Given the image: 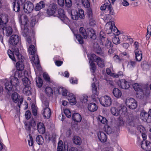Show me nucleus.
<instances>
[{
  "label": "nucleus",
  "instance_id": "nucleus-1",
  "mask_svg": "<svg viewBox=\"0 0 151 151\" xmlns=\"http://www.w3.org/2000/svg\"><path fill=\"white\" fill-rule=\"evenodd\" d=\"M29 53L32 55L31 58V61L35 64L37 68L40 70V66L39 64V59L38 56L33 55L35 53V49L34 45H30L29 48Z\"/></svg>",
  "mask_w": 151,
  "mask_h": 151
},
{
  "label": "nucleus",
  "instance_id": "nucleus-2",
  "mask_svg": "<svg viewBox=\"0 0 151 151\" xmlns=\"http://www.w3.org/2000/svg\"><path fill=\"white\" fill-rule=\"evenodd\" d=\"M23 83L25 87L23 89V93L27 96H29L31 94V89L30 86L31 82L30 80L27 77H25L23 79Z\"/></svg>",
  "mask_w": 151,
  "mask_h": 151
},
{
  "label": "nucleus",
  "instance_id": "nucleus-3",
  "mask_svg": "<svg viewBox=\"0 0 151 151\" xmlns=\"http://www.w3.org/2000/svg\"><path fill=\"white\" fill-rule=\"evenodd\" d=\"M80 34H76V38L79 43L83 44L84 43L83 39H86L88 37V35L86 29L82 27L79 29Z\"/></svg>",
  "mask_w": 151,
  "mask_h": 151
},
{
  "label": "nucleus",
  "instance_id": "nucleus-4",
  "mask_svg": "<svg viewBox=\"0 0 151 151\" xmlns=\"http://www.w3.org/2000/svg\"><path fill=\"white\" fill-rule=\"evenodd\" d=\"M91 58L101 68H103L105 66V62L104 59L100 57L97 56L94 54H91Z\"/></svg>",
  "mask_w": 151,
  "mask_h": 151
},
{
  "label": "nucleus",
  "instance_id": "nucleus-5",
  "mask_svg": "<svg viewBox=\"0 0 151 151\" xmlns=\"http://www.w3.org/2000/svg\"><path fill=\"white\" fill-rule=\"evenodd\" d=\"M100 104L105 107H108L110 106L111 104V98L107 96L101 97L100 98Z\"/></svg>",
  "mask_w": 151,
  "mask_h": 151
},
{
  "label": "nucleus",
  "instance_id": "nucleus-6",
  "mask_svg": "<svg viewBox=\"0 0 151 151\" xmlns=\"http://www.w3.org/2000/svg\"><path fill=\"white\" fill-rule=\"evenodd\" d=\"M125 103L126 106L130 109H135L137 106V101L132 98L127 99Z\"/></svg>",
  "mask_w": 151,
  "mask_h": 151
},
{
  "label": "nucleus",
  "instance_id": "nucleus-7",
  "mask_svg": "<svg viewBox=\"0 0 151 151\" xmlns=\"http://www.w3.org/2000/svg\"><path fill=\"white\" fill-rule=\"evenodd\" d=\"M139 122V119L132 115L129 116L128 119L127 121L128 125L132 127H134L137 126Z\"/></svg>",
  "mask_w": 151,
  "mask_h": 151
},
{
  "label": "nucleus",
  "instance_id": "nucleus-8",
  "mask_svg": "<svg viewBox=\"0 0 151 151\" xmlns=\"http://www.w3.org/2000/svg\"><path fill=\"white\" fill-rule=\"evenodd\" d=\"M13 52H12L11 50H8V54L10 58L12 60L16 61V60L15 56L19 53V50L17 47H14L13 48Z\"/></svg>",
  "mask_w": 151,
  "mask_h": 151
},
{
  "label": "nucleus",
  "instance_id": "nucleus-9",
  "mask_svg": "<svg viewBox=\"0 0 151 151\" xmlns=\"http://www.w3.org/2000/svg\"><path fill=\"white\" fill-rule=\"evenodd\" d=\"M33 4L30 1H27L24 4L23 9L24 12L27 13L32 12L34 9Z\"/></svg>",
  "mask_w": 151,
  "mask_h": 151
},
{
  "label": "nucleus",
  "instance_id": "nucleus-10",
  "mask_svg": "<svg viewBox=\"0 0 151 151\" xmlns=\"http://www.w3.org/2000/svg\"><path fill=\"white\" fill-rule=\"evenodd\" d=\"M19 96L16 92L13 93L12 96V99L14 102L17 103L19 101L18 103V105L20 108L21 104H22L23 102V98L21 97L19 99Z\"/></svg>",
  "mask_w": 151,
  "mask_h": 151
},
{
  "label": "nucleus",
  "instance_id": "nucleus-11",
  "mask_svg": "<svg viewBox=\"0 0 151 151\" xmlns=\"http://www.w3.org/2000/svg\"><path fill=\"white\" fill-rule=\"evenodd\" d=\"M8 21V16L6 14L3 13L0 15V27H4Z\"/></svg>",
  "mask_w": 151,
  "mask_h": 151
},
{
  "label": "nucleus",
  "instance_id": "nucleus-12",
  "mask_svg": "<svg viewBox=\"0 0 151 151\" xmlns=\"http://www.w3.org/2000/svg\"><path fill=\"white\" fill-rule=\"evenodd\" d=\"M3 26L4 27H0V29L2 30L4 34L7 37L11 35L13 32V29L12 27L7 26L6 25Z\"/></svg>",
  "mask_w": 151,
  "mask_h": 151
},
{
  "label": "nucleus",
  "instance_id": "nucleus-13",
  "mask_svg": "<svg viewBox=\"0 0 151 151\" xmlns=\"http://www.w3.org/2000/svg\"><path fill=\"white\" fill-rule=\"evenodd\" d=\"M20 40V38L18 35H13L10 37L9 43L12 45H16L19 42Z\"/></svg>",
  "mask_w": 151,
  "mask_h": 151
},
{
  "label": "nucleus",
  "instance_id": "nucleus-14",
  "mask_svg": "<svg viewBox=\"0 0 151 151\" xmlns=\"http://www.w3.org/2000/svg\"><path fill=\"white\" fill-rule=\"evenodd\" d=\"M141 148L147 151H151V143L147 141H142L141 144Z\"/></svg>",
  "mask_w": 151,
  "mask_h": 151
},
{
  "label": "nucleus",
  "instance_id": "nucleus-15",
  "mask_svg": "<svg viewBox=\"0 0 151 151\" xmlns=\"http://www.w3.org/2000/svg\"><path fill=\"white\" fill-rule=\"evenodd\" d=\"M113 25L114 26V22L113 21H110L107 22L105 26V29L107 34H110L112 31Z\"/></svg>",
  "mask_w": 151,
  "mask_h": 151
},
{
  "label": "nucleus",
  "instance_id": "nucleus-16",
  "mask_svg": "<svg viewBox=\"0 0 151 151\" xmlns=\"http://www.w3.org/2000/svg\"><path fill=\"white\" fill-rule=\"evenodd\" d=\"M91 86L93 93L91 97L93 99H96L98 97L99 93L97 91V88L94 83H92Z\"/></svg>",
  "mask_w": 151,
  "mask_h": 151
},
{
  "label": "nucleus",
  "instance_id": "nucleus-17",
  "mask_svg": "<svg viewBox=\"0 0 151 151\" xmlns=\"http://www.w3.org/2000/svg\"><path fill=\"white\" fill-rule=\"evenodd\" d=\"M106 8L109 11L110 14L112 15H114V14L112 7L109 4H104L100 7V9L101 10H104Z\"/></svg>",
  "mask_w": 151,
  "mask_h": 151
},
{
  "label": "nucleus",
  "instance_id": "nucleus-18",
  "mask_svg": "<svg viewBox=\"0 0 151 151\" xmlns=\"http://www.w3.org/2000/svg\"><path fill=\"white\" fill-rule=\"evenodd\" d=\"M134 52L136 60L139 62L141 61L142 58V53L141 50L139 49H135Z\"/></svg>",
  "mask_w": 151,
  "mask_h": 151
},
{
  "label": "nucleus",
  "instance_id": "nucleus-19",
  "mask_svg": "<svg viewBox=\"0 0 151 151\" xmlns=\"http://www.w3.org/2000/svg\"><path fill=\"white\" fill-rule=\"evenodd\" d=\"M93 48L94 51L97 54L101 55L103 53L101 49L97 43L94 42L93 43Z\"/></svg>",
  "mask_w": 151,
  "mask_h": 151
},
{
  "label": "nucleus",
  "instance_id": "nucleus-20",
  "mask_svg": "<svg viewBox=\"0 0 151 151\" xmlns=\"http://www.w3.org/2000/svg\"><path fill=\"white\" fill-rule=\"evenodd\" d=\"M37 130L40 134H43L45 133V129L43 123L41 122L38 123L37 125Z\"/></svg>",
  "mask_w": 151,
  "mask_h": 151
},
{
  "label": "nucleus",
  "instance_id": "nucleus-21",
  "mask_svg": "<svg viewBox=\"0 0 151 151\" xmlns=\"http://www.w3.org/2000/svg\"><path fill=\"white\" fill-rule=\"evenodd\" d=\"M99 139L102 142H106L107 137L106 134L103 132L100 131L98 134Z\"/></svg>",
  "mask_w": 151,
  "mask_h": 151
},
{
  "label": "nucleus",
  "instance_id": "nucleus-22",
  "mask_svg": "<svg viewBox=\"0 0 151 151\" xmlns=\"http://www.w3.org/2000/svg\"><path fill=\"white\" fill-rule=\"evenodd\" d=\"M67 98L71 104L74 105L76 104V97L72 93L69 94L67 96Z\"/></svg>",
  "mask_w": 151,
  "mask_h": 151
},
{
  "label": "nucleus",
  "instance_id": "nucleus-23",
  "mask_svg": "<svg viewBox=\"0 0 151 151\" xmlns=\"http://www.w3.org/2000/svg\"><path fill=\"white\" fill-rule=\"evenodd\" d=\"M42 114L45 118L48 119L50 116L51 111L49 108L43 109Z\"/></svg>",
  "mask_w": 151,
  "mask_h": 151
},
{
  "label": "nucleus",
  "instance_id": "nucleus-24",
  "mask_svg": "<svg viewBox=\"0 0 151 151\" xmlns=\"http://www.w3.org/2000/svg\"><path fill=\"white\" fill-rule=\"evenodd\" d=\"M72 119L76 122H80L82 119V117L80 114L78 113H75L72 115Z\"/></svg>",
  "mask_w": 151,
  "mask_h": 151
},
{
  "label": "nucleus",
  "instance_id": "nucleus-25",
  "mask_svg": "<svg viewBox=\"0 0 151 151\" xmlns=\"http://www.w3.org/2000/svg\"><path fill=\"white\" fill-rule=\"evenodd\" d=\"M88 36H89L90 38L93 39L96 38V35L94 30L91 28H89L88 29Z\"/></svg>",
  "mask_w": 151,
  "mask_h": 151
},
{
  "label": "nucleus",
  "instance_id": "nucleus-26",
  "mask_svg": "<svg viewBox=\"0 0 151 151\" xmlns=\"http://www.w3.org/2000/svg\"><path fill=\"white\" fill-rule=\"evenodd\" d=\"M88 108L90 111L93 112L96 111L98 107L95 103H92L88 105Z\"/></svg>",
  "mask_w": 151,
  "mask_h": 151
},
{
  "label": "nucleus",
  "instance_id": "nucleus-27",
  "mask_svg": "<svg viewBox=\"0 0 151 151\" xmlns=\"http://www.w3.org/2000/svg\"><path fill=\"white\" fill-rule=\"evenodd\" d=\"M45 4L43 1H41L37 3L34 8V9L36 11H39L41 9L44 8Z\"/></svg>",
  "mask_w": 151,
  "mask_h": 151
},
{
  "label": "nucleus",
  "instance_id": "nucleus-28",
  "mask_svg": "<svg viewBox=\"0 0 151 151\" xmlns=\"http://www.w3.org/2000/svg\"><path fill=\"white\" fill-rule=\"evenodd\" d=\"M10 82L12 84V85L15 87L19 86V84L18 79L17 78L14 76L11 77Z\"/></svg>",
  "mask_w": 151,
  "mask_h": 151
},
{
  "label": "nucleus",
  "instance_id": "nucleus-29",
  "mask_svg": "<svg viewBox=\"0 0 151 151\" xmlns=\"http://www.w3.org/2000/svg\"><path fill=\"white\" fill-rule=\"evenodd\" d=\"M112 93L114 96L116 98H119L122 95L121 91L117 88L113 89Z\"/></svg>",
  "mask_w": 151,
  "mask_h": 151
},
{
  "label": "nucleus",
  "instance_id": "nucleus-30",
  "mask_svg": "<svg viewBox=\"0 0 151 151\" xmlns=\"http://www.w3.org/2000/svg\"><path fill=\"white\" fill-rule=\"evenodd\" d=\"M89 63H90L91 69L93 70V73L96 69L95 64L93 61V59L91 58V54L89 58Z\"/></svg>",
  "mask_w": 151,
  "mask_h": 151
},
{
  "label": "nucleus",
  "instance_id": "nucleus-31",
  "mask_svg": "<svg viewBox=\"0 0 151 151\" xmlns=\"http://www.w3.org/2000/svg\"><path fill=\"white\" fill-rule=\"evenodd\" d=\"M73 141L74 143L78 145H80L82 143L81 138L78 136H74L73 138Z\"/></svg>",
  "mask_w": 151,
  "mask_h": 151
},
{
  "label": "nucleus",
  "instance_id": "nucleus-32",
  "mask_svg": "<svg viewBox=\"0 0 151 151\" xmlns=\"http://www.w3.org/2000/svg\"><path fill=\"white\" fill-rule=\"evenodd\" d=\"M71 15L72 19L77 20L78 19L79 15L77 12L76 10H72L71 11Z\"/></svg>",
  "mask_w": 151,
  "mask_h": 151
},
{
  "label": "nucleus",
  "instance_id": "nucleus-33",
  "mask_svg": "<svg viewBox=\"0 0 151 151\" xmlns=\"http://www.w3.org/2000/svg\"><path fill=\"white\" fill-rule=\"evenodd\" d=\"M5 86L6 89L8 90L9 91H13L15 90V89H14V88H13V85L10 82L8 81L6 82L5 84Z\"/></svg>",
  "mask_w": 151,
  "mask_h": 151
},
{
  "label": "nucleus",
  "instance_id": "nucleus-34",
  "mask_svg": "<svg viewBox=\"0 0 151 151\" xmlns=\"http://www.w3.org/2000/svg\"><path fill=\"white\" fill-rule=\"evenodd\" d=\"M16 67L17 70L22 71L24 68V65L23 61H18L16 64Z\"/></svg>",
  "mask_w": 151,
  "mask_h": 151
},
{
  "label": "nucleus",
  "instance_id": "nucleus-35",
  "mask_svg": "<svg viewBox=\"0 0 151 151\" xmlns=\"http://www.w3.org/2000/svg\"><path fill=\"white\" fill-rule=\"evenodd\" d=\"M120 86L122 89H127L130 87L129 83L124 81V82L121 83Z\"/></svg>",
  "mask_w": 151,
  "mask_h": 151
},
{
  "label": "nucleus",
  "instance_id": "nucleus-36",
  "mask_svg": "<svg viewBox=\"0 0 151 151\" xmlns=\"http://www.w3.org/2000/svg\"><path fill=\"white\" fill-rule=\"evenodd\" d=\"M133 87L135 91H137L142 92V86L138 83H135L133 84Z\"/></svg>",
  "mask_w": 151,
  "mask_h": 151
},
{
  "label": "nucleus",
  "instance_id": "nucleus-37",
  "mask_svg": "<svg viewBox=\"0 0 151 151\" xmlns=\"http://www.w3.org/2000/svg\"><path fill=\"white\" fill-rule=\"evenodd\" d=\"M36 142L39 145H42L44 143V139L41 135H38L36 138Z\"/></svg>",
  "mask_w": 151,
  "mask_h": 151
},
{
  "label": "nucleus",
  "instance_id": "nucleus-38",
  "mask_svg": "<svg viewBox=\"0 0 151 151\" xmlns=\"http://www.w3.org/2000/svg\"><path fill=\"white\" fill-rule=\"evenodd\" d=\"M45 90L46 94L48 96H50L53 93V91L52 89L50 87H47Z\"/></svg>",
  "mask_w": 151,
  "mask_h": 151
},
{
  "label": "nucleus",
  "instance_id": "nucleus-39",
  "mask_svg": "<svg viewBox=\"0 0 151 151\" xmlns=\"http://www.w3.org/2000/svg\"><path fill=\"white\" fill-rule=\"evenodd\" d=\"M62 93V95L63 96H67V91L63 88H60L58 89V92L60 93Z\"/></svg>",
  "mask_w": 151,
  "mask_h": 151
},
{
  "label": "nucleus",
  "instance_id": "nucleus-40",
  "mask_svg": "<svg viewBox=\"0 0 151 151\" xmlns=\"http://www.w3.org/2000/svg\"><path fill=\"white\" fill-rule=\"evenodd\" d=\"M48 8L56 12L57 8V5L56 4L52 3L49 5Z\"/></svg>",
  "mask_w": 151,
  "mask_h": 151
},
{
  "label": "nucleus",
  "instance_id": "nucleus-41",
  "mask_svg": "<svg viewBox=\"0 0 151 151\" xmlns=\"http://www.w3.org/2000/svg\"><path fill=\"white\" fill-rule=\"evenodd\" d=\"M21 6L19 4L16 5L15 2H14L13 3V10L16 12H18L20 10V7Z\"/></svg>",
  "mask_w": 151,
  "mask_h": 151
},
{
  "label": "nucleus",
  "instance_id": "nucleus-42",
  "mask_svg": "<svg viewBox=\"0 0 151 151\" xmlns=\"http://www.w3.org/2000/svg\"><path fill=\"white\" fill-rule=\"evenodd\" d=\"M113 45L112 44L111 42L109 40H107L105 44V46L106 48L107 49H110V48H112Z\"/></svg>",
  "mask_w": 151,
  "mask_h": 151
},
{
  "label": "nucleus",
  "instance_id": "nucleus-43",
  "mask_svg": "<svg viewBox=\"0 0 151 151\" xmlns=\"http://www.w3.org/2000/svg\"><path fill=\"white\" fill-rule=\"evenodd\" d=\"M111 111L114 115L117 116L119 115V111L115 107L112 108L111 109Z\"/></svg>",
  "mask_w": 151,
  "mask_h": 151
},
{
  "label": "nucleus",
  "instance_id": "nucleus-44",
  "mask_svg": "<svg viewBox=\"0 0 151 151\" xmlns=\"http://www.w3.org/2000/svg\"><path fill=\"white\" fill-rule=\"evenodd\" d=\"M83 5L86 8H88L90 6V3L88 0H82Z\"/></svg>",
  "mask_w": 151,
  "mask_h": 151
},
{
  "label": "nucleus",
  "instance_id": "nucleus-45",
  "mask_svg": "<svg viewBox=\"0 0 151 151\" xmlns=\"http://www.w3.org/2000/svg\"><path fill=\"white\" fill-rule=\"evenodd\" d=\"M36 81L37 85L38 87L39 88L41 87L43 83L42 79L38 77L37 78V80H36Z\"/></svg>",
  "mask_w": 151,
  "mask_h": 151
},
{
  "label": "nucleus",
  "instance_id": "nucleus-46",
  "mask_svg": "<svg viewBox=\"0 0 151 151\" xmlns=\"http://www.w3.org/2000/svg\"><path fill=\"white\" fill-rule=\"evenodd\" d=\"M31 107L32 112L33 114L35 116H36L37 114V108L35 107L34 105L33 104H32Z\"/></svg>",
  "mask_w": 151,
  "mask_h": 151
},
{
  "label": "nucleus",
  "instance_id": "nucleus-47",
  "mask_svg": "<svg viewBox=\"0 0 151 151\" xmlns=\"http://www.w3.org/2000/svg\"><path fill=\"white\" fill-rule=\"evenodd\" d=\"M87 16L89 19H91L93 18V14L91 9H88L87 11Z\"/></svg>",
  "mask_w": 151,
  "mask_h": 151
},
{
  "label": "nucleus",
  "instance_id": "nucleus-48",
  "mask_svg": "<svg viewBox=\"0 0 151 151\" xmlns=\"http://www.w3.org/2000/svg\"><path fill=\"white\" fill-rule=\"evenodd\" d=\"M78 15L81 19H83L85 17L84 11L82 9L79 10Z\"/></svg>",
  "mask_w": 151,
  "mask_h": 151
},
{
  "label": "nucleus",
  "instance_id": "nucleus-49",
  "mask_svg": "<svg viewBox=\"0 0 151 151\" xmlns=\"http://www.w3.org/2000/svg\"><path fill=\"white\" fill-rule=\"evenodd\" d=\"M15 57L16 59L17 58L19 60V61H23L24 60V57L20 53L15 55Z\"/></svg>",
  "mask_w": 151,
  "mask_h": 151
},
{
  "label": "nucleus",
  "instance_id": "nucleus-50",
  "mask_svg": "<svg viewBox=\"0 0 151 151\" xmlns=\"http://www.w3.org/2000/svg\"><path fill=\"white\" fill-rule=\"evenodd\" d=\"M59 15L61 17H64L65 16L64 10L62 9H59L58 10Z\"/></svg>",
  "mask_w": 151,
  "mask_h": 151
},
{
  "label": "nucleus",
  "instance_id": "nucleus-51",
  "mask_svg": "<svg viewBox=\"0 0 151 151\" xmlns=\"http://www.w3.org/2000/svg\"><path fill=\"white\" fill-rule=\"evenodd\" d=\"M112 41L113 43L115 44H119L120 40L119 38L117 37H115L112 39Z\"/></svg>",
  "mask_w": 151,
  "mask_h": 151
},
{
  "label": "nucleus",
  "instance_id": "nucleus-52",
  "mask_svg": "<svg viewBox=\"0 0 151 151\" xmlns=\"http://www.w3.org/2000/svg\"><path fill=\"white\" fill-rule=\"evenodd\" d=\"M64 113L66 116L68 118H70L71 116V112L68 109H65L64 110Z\"/></svg>",
  "mask_w": 151,
  "mask_h": 151
},
{
  "label": "nucleus",
  "instance_id": "nucleus-53",
  "mask_svg": "<svg viewBox=\"0 0 151 151\" xmlns=\"http://www.w3.org/2000/svg\"><path fill=\"white\" fill-rule=\"evenodd\" d=\"M117 124L119 125L122 126L124 124V122L123 120V119L121 117H119L117 120Z\"/></svg>",
  "mask_w": 151,
  "mask_h": 151
},
{
  "label": "nucleus",
  "instance_id": "nucleus-54",
  "mask_svg": "<svg viewBox=\"0 0 151 151\" xmlns=\"http://www.w3.org/2000/svg\"><path fill=\"white\" fill-rule=\"evenodd\" d=\"M29 33V29L27 28H25L22 32V35L24 37L27 36L28 35Z\"/></svg>",
  "mask_w": 151,
  "mask_h": 151
},
{
  "label": "nucleus",
  "instance_id": "nucleus-55",
  "mask_svg": "<svg viewBox=\"0 0 151 151\" xmlns=\"http://www.w3.org/2000/svg\"><path fill=\"white\" fill-rule=\"evenodd\" d=\"M25 116L27 119H28L30 118L31 116V114L30 111L29 110L27 111L25 113Z\"/></svg>",
  "mask_w": 151,
  "mask_h": 151
},
{
  "label": "nucleus",
  "instance_id": "nucleus-56",
  "mask_svg": "<svg viewBox=\"0 0 151 151\" xmlns=\"http://www.w3.org/2000/svg\"><path fill=\"white\" fill-rule=\"evenodd\" d=\"M105 131L106 132L107 134H111L113 133V132L111 127L108 126L107 127H106Z\"/></svg>",
  "mask_w": 151,
  "mask_h": 151
},
{
  "label": "nucleus",
  "instance_id": "nucleus-57",
  "mask_svg": "<svg viewBox=\"0 0 151 151\" xmlns=\"http://www.w3.org/2000/svg\"><path fill=\"white\" fill-rule=\"evenodd\" d=\"M56 12L49 8L47 9V13L49 16H52Z\"/></svg>",
  "mask_w": 151,
  "mask_h": 151
},
{
  "label": "nucleus",
  "instance_id": "nucleus-58",
  "mask_svg": "<svg viewBox=\"0 0 151 151\" xmlns=\"http://www.w3.org/2000/svg\"><path fill=\"white\" fill-rule=\"evenodd\" d=\"M149 114H148L147 113H142V114H144V117H145V119H146L147 118H149L150 117H151V116H150V114H149L150 113H151V109H150L149 112Z\"/></svg>",
  "mask_w": 151,
  "mask_h": 151
},
{
  "label": "nucleus",
  "instance_id": "nucleus-59",
  "mask_svg": "<svg viewBox=\"0 0 151 151\" xmlns=\"http://www.w3.org/2000/svg\"><path fill=\"white\" fill-rule=\"evenodd\" d=\"M66 6L68 7H70L72 6V1L71 0H65Z\"/></svg>",
  "mask_w": 151,
  "mask_h": 151
},
{
  "label": "nucleus",
  "instance_id": "nucleus-60",
  "mask_svg": "<svg viewBox=\"0 0 151 151\" xmlns=\"http://www.w3.org/2000/svg\"><path fill=\"white\" fill-rule=\"evenodd\" d=\"M99 119L101 122L102 124H105L107 120L104 117L101 116L99 117Z\"/></svg>",
  "mask_w": 151,
  "mask_h": 151
},
{
  "label": "nucleus",
  "instance_id": "nucleus-61",
  "mask_svg": "<svg viewBox=\"0 0 151 151\" xmlns=\"http://www.w3.org/2000/svg\"><path fill=\"white\" fill-rule=\"evenodd\" d=\"M138 131L140 133H142L144 130V128L142 125L138 126L137 127Z\"/></svg>",
  "mask_w": 151,
  "mask_h": 151
},
{
  "label": "nucleus",
  "instance_id": "nucleus-62",
  "mask_svg": "<svg viewBox=\"0 0 151 151\" xmlns=\"http://www.w3.org/2000/svg\"><path fill=\"white\" fill-rule=\"evenodd\" d=\"M43 76L44 79L47 81H50V78L48 74L46 73H44L43 74Z\"/></svg>",
  "mask_w": 151,
  "mask_h": 151
},
{
  "label": "nucleus",
  "instance_id": "nucleus-63",
  "mask_svg": "<svg viewBox=\"0 0 151 151\" xmlns=\"http://www.w3.org/2000/svg\"><path fill=\"white\" fill-rule=\"evenodd\" d=\"M29 139L28 140L29 145L30 146H32L33 144V141L32 137L29 135Z\"/></svg>",
  "mask_w": 151,
  "mask_h": 151
},
{
  "label": "nucleus",
  "instance_id": "nucleus-64",
  "mask_svg": "<svg viewBox=\"0 0 151 151\" xmlns=\"http://www.w3.org/2000/svg\"><path fill=\"white\" fill-rule=\"evenodd\" d=\"M43 109L46 108H49V103L48 101H44L43 106Z\"/></svg>",
  "mask_w": 151,
  "mask_h": 151
}]
</instances>
